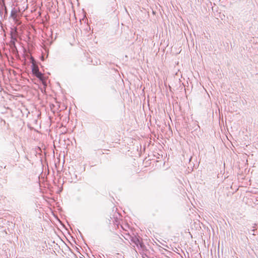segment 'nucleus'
<instances>
[{
    "label": "nucleus",
    "instance_id": "obj_1",
    "mask_svg": "<svg viewBox=\"0 0 258 258\" xmlns=\"http://www.w3.org/2000/svg\"><path fill=\"white\" fill-rule=\"evenodd\" d=\"M31 67L33 74L40 80H43L44 78L43 74L39 71V68L38 66L35 64L34 58L32 59Z\"/></svg>",
    "mask_w": 258,
    "mask_h": 258
},
{
    "label": "nucleus",
    "instance_id": "obj_2",
    "mask_svg": "<svg viewBox=\"0 0 258 258\" xmlns=\"http://www.w3.org/2000/svg\"><path fill=\"white\" fill-rule=\"evenodd\" d=\"M4 9H6V5L4 2H0V17L3 18L4 15Z\"/></svg>",
    "mask_w": 258,
    "mask_h": 258
},
{
    "label": "nucleus",
    "instance_id": "obj_5",
    "mask_svg": "<svg viewBox=\"0 0 258 258\" xmlns=\"http://www.w3.org/2000/svg\"><path fill=\"white\" fill-rule=\"evenodd\" d=\"M4 11L5 12L4 17L5 18V17L7 16V14H8V11H7V7H6V9H4Z\"/></svg>",
    "mask_w": 258,
    "mask_h": 258
},
{
    "label": "nucleus",
    "instance_id": "obj_3",
    "mask_svg": "<svg viewBox=\"0 0 258 258\" xmlns=\"http://www.w3.org/2000/svg\"><path fill=\"white\" fill-rule=\"evenodd\" d=\"M131 241L135 243L136 244L138 245L139 243H140V240L136 236L132 237H131Z\"/></svg>",
    "mask_w": 258,
    "mask_h": 258
},
{
    "label": "nucleus",
    "instance_id": "obj_4",
    "mask_svg": "<svg viewBox=\"0 0 258 258\" xmlns=\"http://www.w3.org/2000/svg\"><path fill=\"white\" fill-rule=\"evenodd\" d=\"M11 17L14 19L17 17V11L15 10H12L11 14Z\"/></svg>",
    "mask_w": 258,
    "mask_h": 258
}]
</instances>
